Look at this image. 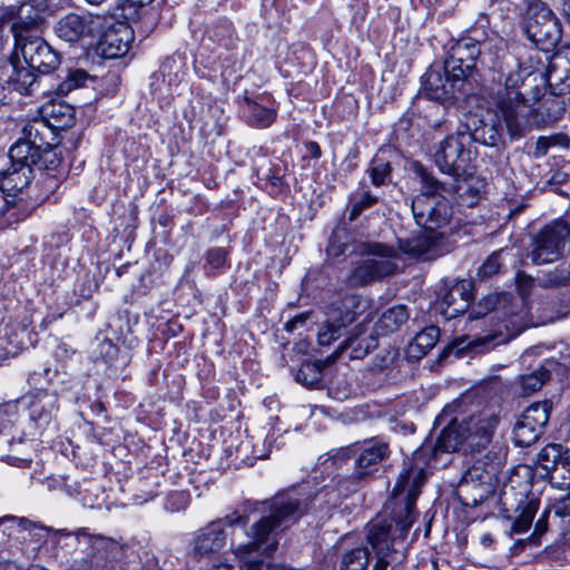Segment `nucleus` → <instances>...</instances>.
Returning <instances> with one entry per match:
<instances>
[{
  "mask_svg": "<svg viewBox=\"0 0 570 570\" xmlns=\"http://www.w3.org/2000/svg\"><path fill=\"white\" fill-rule=\"evenodd\" d=\"M422 483L421 469L402 471L392 491L393 498L385 504L390 520L380 519L368 524L366 540L376 560L373 570H387L399 554L403 556L404 540L416 518L415 502Z\"/></svg>",
  "mask_w": 570,
  "mask_h": 570,
  "instance_id": "f257e3e1",
  "label": "nucleus"
},
{
  "mask_svg": "<svg viewBox=\"0 0 570 570\" xmlns=\"http://www.w3.org/2000/svg\"><path fill=\"white\" fill-rule=\"evenodd\" d=\"M498 422V415L490 407L471 414L461 422L456 417L451 420L441 431L434 443L425 442L422 444L414 453L413 462L405 463L403 471L410 468H419L424 474L423 468L417 465L419 461H425L426 464H431L439 460L441 453L455 451L474 453L485 449L492 439Z\"/></svg>",
  "mask_w": 570,
  "mask_h": 570,
  "instance_id": "f03ea898",
  "label": "nucleus"
},
{
  "mask_svg": "<svg viewBox=\"0 0 570 570\" xmlns=\"http://www.w3.org/2000/svg\"><path fill=\"white\" fill-rule=\"evenodd\" d=\"M271 513L256 522L248 533L252 539L248 543L239 544L234 549L239 559L240 570H275L271 563L259 559V551L271 554L277 546L274 539L276 530H284L295 523L306 511V504L298 498L279 495L271 503Z\"/></svg>",
  "mask_w": 570,
  "mask_h": 570,
  "instance_id": "7ed1b4c3",
  "label": "nucleus"
},
{
  "mask_svg": "<svg viewBox=\"0 0 570 570\" xmlns=\"http://www.w3.org/2000/svg\"><path fill=\"white\" fill-rule=\"evenodd\" d=\"M449 135L440 144L434 154V161L439 169L450 176L460 177L469 174L471 163L470 145L472 140L484 145H495L497 132L492 126H484L481 130L471 129Z\"/></svg>",
  "mask_w": 570,
  "mask_h": 570,
  "instance_id": "20e7f679",
  "label": "nucleus"
},
{
  "mask_svg": "<svg viewBox=\"0 0 570 570\" xmlns=\"http://www.w3.org/2000/svg\"><path fill=\"white\" fill-rule=\"evenodd\" d=\"M416 174L422 184V191L413 198L411 206L416 224L430 232L446 227L453 210L450 202L442 195L445 191L444 184L422 166L416 168Z\"/></svg>",
  "mask_w": 570,
  "mask_h": 570,
  "instance_id": "39448f33",
  "label": "nucleus"
},
{
  "mask_svg": "<svg viewBox=\"0 0 570 570\" xmlns=\"http://www.w3.org/2000/svg\"><path fill=\"white\" fill-rule=\"evenodd\" d=\"M14 38V50L24 62L41 73H49L60 65V53L56 51L40 35V17L28 16L11 24Z\"/></svg>",
  "mask_w": 570,
  "mask_h": 570,
  "instance_id": "423d86ee",
  "label": "nucleus"
},
{
  "mask_svg": "<svg viewBox=\"0 0 570 570\" xmlns=\"http://www.w3.org/2000/svg\"><path fill=\"white\" fill-rule=\"evenodd\" d=\"M497 108L511 136H522L525 131L539 128L544 118L540 114L543 105L537 99L529 100L520 91L497 94Z\"/></svg>",
  "mask_w": 570,
  "mask_h": 570,
  "instance_id": "0eeeda50",
  "label": "nucleus"
},
{
  "mask_svg": "<svg viewBox=\"0 0 570 570\" xmlns=\"http://www.w3.org/2000/svg\"><path fill=\"white\" fill-rule=\"evenodd\" d=\"M368 257L357 262L352 268L347 282L351 286H363L383 277L391 276L397 269L394 259L400 253L392 246L382 243L367 245Z\"/></svg>",
  "mask_w": 570,
  "mask_h": 570,
  "instance_id": "6e6552de",
  "label": "nucleus"
},
{
  "mask_svg": "<svg viewBox=\"0 0 570 570\" xmlns=\"http://www.w3.org/2000/svg\"><path fill=\"white\" fill-rule=\"evenodd\" d=\"M570 237V227L563 220H554L544 226L535 236L530 257L537 265L549 264L557 261Z\"/></svg>",
  "mask_w": 570,
  "mask_h": 570,
  "instance_id": "1a4fd4ad",
  "label": "nucleus"
},
{
  "mask_svg": "<svg viewBox=\"0 0 570 570\" xmlns=\"http://www.w3.org/2000/svg\"><path fill=\"white\" fill-rule=\"evenodd\" d=\"M551 403L537 402L528 406L513 428V441L519 446H530L539 440L549 421Z\"/></svg>",
  "mask_w": 570,
  "mask_h": 570,
  "instance_id": "9d476101",
  "label": "nucleus"
},
{
  "mask_svg": "<svg viewBox=\"0 0 570 570\" xmlns=\"http://www.w3.org/2000/svg\"><path fill=\"white\" fill-rule=\"evenodd\" d=\"M11 429L12 421L0 407V460L19 468L27 466L31 462V444L22 438L16 439Z\"/></svg>",
  "mask_w": 570,
  "mask_h": 570,
  "instance_id": "9b49d317",
  "label": "nucleus"
},
{
  "mask_svg": "<svg viewBox=\"0 0 570 570\" xmlns=\"http://www.w3.org/2000/svg\"><path fill=\"white\" fill-rule=\"evenodd\" d=\"M469 85L455 71L450 72L444 70L442 75L438 70H429L424 75V90L426 95L438 101H448L451 99H459L460 94H464L465 87Z\"/></svg>",
  "mask_w": 570,
  "mask_h": 570,
  "instance_id": "f8f14e48",
  "label": "nucleus"
},
{
  "mask_svg": "<svg viewBox=\"0 0 570 570\" xmlns=\"http://www.w3.org/2000/svg\"><path fill=\"white\" fill-rule=\"evenodd\" d=\"M473 284L469 279H461L451 286H443L438 294L436 309L451 320L464 313L473 298Z\"/></svg>",
  "mask_w": 570,
  "mask_h": 570,
  "instance_id": "ddd939ff",
  "label": "nucleus"
},
{
  "mask_svg": "<svg viewBox=\"0 0 570 570\" xmlns=\"http://www.w3.org/2000/svg\"><path fill=\"white\" fill-rule=\"evenodd\" d=\"M480 55L481 45L478 41L472 38L460 39L451 47L449 57L444 61V70L455 71L469 82Z\"/></svg>",
  "mask_w": 570,
  "mask_h": 570,
  "instance_id": "4468645a",
  "label": "nucleus"
},
{
  "mask_svg": "<svg viewBox=\"0 0 570 570\" xmlns=\"http://www.w3.org/2000/svg\"><path fill=\"white\" fill-rule=\"evenodd\" d=\"M355 297H347L342 306H333L327 312V318L318 331V343L330 345L342 336L343 331L355 321L356 312L352 311Z\"/></svg>",
  "mask_w": 570,
  "mask_h": 570,
  "instance_id": "2eb2a0df",
  "label": "nucleus"
},
{
  "mask_svg": "<svg viewBox=\"0 0 570 570\" xmlns=\"http://www.w3.org/2000/svg\"><path fill=\"white\" fill-rule=\"evenodd\" d=\"M525 32L528 38L535 43L548 42L553 45L560 38V31L552 12L543 6L530 8Z\"/></svg>",
  "mask_w": 570,
  "mask_h": 570,
  "instance_id": "dca6fc26",
  "label": "nucleus"
},
{
  "mask_svg": "<svg viewBox=\"0 0 570 570\" xmlns=\"http://www.w3.org/2000/svg\"><path fill=\"white\" fill-rule=\"evenodd\" d=\"M357 452L354 478L363 480L379 471L380 464L389 458L391 450L386 442L379 439H368L357 446Z\"/></svg>",
  "mask_w": 570,
  "mask_h": 570,
  "instance_id": "f3484780",
  "label": "nucleus"
},
{
  "mask_svg": "<svg viewBox=\"0 0 570 570\" xmlns=\"http://www.w3.org/2000/svg\"><path fill=\"white\" fill-rule=\"evenodd\" d=\"M32 178L33 169L13 166L12 164L8 170L0 173V196L6 207L0 209L1 214L23 202L22 199H16V197L30 184Z\"/></svg>",
  "mask_w": 570,
  "mask_h": 570,
  "instance_id": "a211bd4d",
  "label": "nucleus"
},
{
  "mask_svg": "<svg viewBox=\"0 0 570 570\" xmlns=\"http://www.w3.org/2000/svg\"><path fill=\"white\" fill-rule=\"evenodd\" d=\"M132 40L134 33L130 27L127 23H119L104 32L97 51L105 59L120 58L128 52Z\"/></svg>",
  "mask_w": 570,
  "mask_h": 570,
  "instance_id": "6ab92c4d",
  "label": "nucleus"
},
{
  "mask_svg": "<svg viewBox=\"0 0 570 570\" xmlns=\"http://www.w3.org/2000/svg\"><path fill=\"white\" fill-rule=\"evenodd\" d=\"M92 23L91 16L72 12L57 21L55 32L61 40L73 43L91 35Z\"/></svg>",
  "mask_w": 570,
  "mask_h": 570,
  "instance_id": "aec40b11",
  "label": "nucleus"
},
{
  "mask_svg": "<svg viewBox=\"0 0 570 570\" xmlns=\"http://www.w3.org/2000/svg\"><path fill=\"white\" fill-rule=\"evenodd\" d=\"M40 116L55 130H65L73 126L75 108L63 100L52 99L40 108Z\"/></svg>",
  "mask_w": 570,
  "mask_h": 570,
  "instance_id": "412c9836",
  "label": "nucleus"
},
{
  "mask_svg": "<svg viewBox=\"0 0 570 570\" xmlns=\"http://www.w3.org/2000/svg\"><path fill=\"white\" fill-rule=\"evenodd\" d=\"M548 80L551 86L560 87V92H570V46L561 47L550 59Z\"/></svg>",
  "mask_w": 570,
  "mask_h": 570,
  "instance_id": "4be33fe9",
  "label": "nucleus"
},
{
  "mask_svg": "<svg viewBox=\"0 0 570 570\" xmlns=\"http://www.w3.org/2000/svg\"><path fill=\"white\" fill-rule=\"evenodd\" d=\"M224 543L225 534L222 528V521L219 520L212 522L196 534L193 549L195 554L203 557L220 550Z\"/></svg>",
  "mask_w": 570,
  "mask_h": 570,
  "instance_id": "5701e85b",
  "label": "nucleus"
},
{
  "mask_svg": "<svg viewBox=\"0 0 570 570\" xmlns=\"http://www.w3.org/2000/svg\"><path fill=\"white\" fill-rule=\"evenodd\" d=\"M377 346V340L373 334L363 336L362 327L356 326L353 333L338 346L340 353L351 350L350 357L362 360Z\"/></svg>",
  "mask_w": 570,
  "mask_h": 570,
  "instance_id": "b1692460",
  "label": "nucleus"
},
{
  "mask_svg": "<svg viewBox=\"0 0 570 570\" xmlns=\"http://www.w3.org/2000/svg\"><path fill=\"white\" fill-rule=\"evenodd\" d=\"M21 138L40 149L49 148L55 140V130L40 116L24 125Z\"/></svg>",
  "mask_w": 570,
  "mask_h": 570,
  "instance_id": "393cba45",
  "label": "nucleus"
},
{
  "mask_svg": "<svg viewBox=\"0 0 570 570\" xmlns=\"http://www.w3.org/2000/svg\"><path fill=\"white\" fill-rule=\"evenodd\" d=\"M42 149L20 138L9 150V158L13 166L32 169L39 165Z\"/></svg>",
  "mask_w": 570,
  "mask_h": 570,
  "instance_id": "a878e982",
  "label": "nucleus"
},
{
  "mask_svg": "<svg viewBox=\"0 0 570 570\" xmlns=\"http://www.w3.org/2000/svg\"><path fill=\"white\" fill-rule=\"evenodd\" d=\"M243 114L247 122L257 128L269 127L276 117V111L273 108L266 107L249 98H244Z\"/></svg>",
  "mask_w": 570,
  "mask_h": 570,
  "instance_id": "bb28decb",
  "label": "nucleus"
},
{
  "mask_svg": "<svg viewBox=\"0 0 570 570\" xmlns=\"http://www.w3.org/2000/svg\"><path fill=\"white\" fill-rule=\"evenodd\" d=\"M410 314L404 305H396L384 311L375 324L377 334L386 335L399 331L409 320Z\"/></svg>",
  "mask_w": 570,
  "mask_h": 570,
  "instance_id": "cd10ccee",
  "label": "nucleus"
},
{
  "mask_svg": "<svg viewBox=\"0 0 570 570\" xmlns=\"http://www.w3.org/2000/svg\"><path fill=\"white\" fill-rule=\"evenodd\" d=\"M566 449L558 443L547 444L537 455V466L544 471V476H551L558 466L563 469Z\"/></svg>",
  "mask_w": 570,
  "mask_h": 570,
  "instance_id": "c85d7f7f",
  "label": "nucleus"
},
{
  "mask_svg": "<svg viewBox=\"0 0 570 570\" xmlns=\"http://www.w3.org/2000/svg\"><path fill=\"white\" fill-rule=\"evenodd\" d=\"M435 237L426 234L412 237L401 243V248L404 253L424 259H430L435 256Z\"/></svg>",
  "mask_w": 570,
  "mask_h": 570,
  "instance_id": "c756f323",
  "label": "nucleus"
},
{
  "mask_svg": "<svg viewBox=\"0 0 570 570\" xmlns=\"http://www.w3.org/2000/svg\"><path fill=\"white\" fill-rule=\"evenodd\" d=\"M499 464L485 463L482 460H476L464 473V482H471L480 485H492Z\"/></svg>",
  "mask_w": 570,
  "mask_h": 570,
  "instance_id": "7c9ffc66",
  "label": "nucleus"
},
{
  "mask_svg": "<svg viewBox=\"0 0 570 570\" xmlns=\"http://www.w3.org/2000/svg\"><path fill=\"white\" fill-rule=\"evenodd\" d=\"M36 68H31L29 65L19 66L13 65V71L9 79L14 90L22 95H29L33 91V86L37 82V75L35 73Z\"/></svg>",
  "mask_w": 570,
  "mask_h": 570,
  "instance_id": "2f4dec72",
  "label": "nucleus"
},
{
  "mask_svg": "<svg viewBox=\"0 0 570 570\" xmlns=\"http://www.w3.org/2000/svg\"><path fill=\"white\" fill-rule=\"evenodd\" d=\"M33 529H42V527L26 518L13 515L0 518V540L2 541L17 537L21 531L31 532Z\"/></svg>",
  "mask_w": 570,
  "mask_h": 570,
  "instance_id": "473e14b6",
  "label": "nucleus"
},
{
  "mask_svg": "<svg viewBox=\"0 0 570 570\" xmlns=\"http://www.w3.org/2000/svg\"><path fill=\"white\" fill-rule=\"evenodd\" d=\"M53 409L55 401L48 396L32 402L30 405V417L38 429L45 430L51 423Z\"/></svg>",
  "mask_w": 570,
  "mask_h": 570,
  "instance_id": "72a5a7b5",
  "label": "nucleus"
},
{
  "mask_svg": "<svg viewBox=\"0 0 570 570\" xmlns=\"http://www.w3.org/2000/svg\"><path fill=\"white\" fill-rule=\"evenodd\" d=\"M507 66L512 70L508 73L502 72L504 76V88L500 89L498 92L519 91V86L523 83L527 76L531 75V71L529 68L522 67L514 57L508 58Z\"/></svg>",
  "mask_w": 570,
  "mask_h": 570,
  "instance_id": "f704fd0d",
  "label": "nucleus"
},
{
  "mask_svg": "<svg viewBox=\"0 0 570 570\" xmlns=\"http://www.w3.org/2000/svg\"><path fill=\"white\" fill-rule=\"evenodd\" d=\"M68 0H23L19 7H26L24 14L39 16L40 23L46 14H52L62 9Z\"/></svg>",
  "mask_w": 570,
  "mask_h": 570,
  "instance_id": "c9c22d12",
  "label": "nucleus"
},
{
  "mask_svg": "<svg viewBox=\"0 0 570 570\" xmlns=\"http://www.w3.org/2000/svg\"><path fill=\"white\" fill-rule=\"evenodd\" d=\"M439 338L440 330L434 325L428 326L415 335L410 348L412 352H417L419 354L424 355L435 346Z\"/></svg>",
  "mask_w": 570,
  "mask_h": 570,
  "instance_id": "e433bc0d",
  "label": "nucleus"
},
{
  "mask_svg": "<svg viewBox=\"0 0 570 570\" xmlns=\"http://www.w3.org/2000/svg\"><path fill=\"white\" fill-rule=\"evenodd\" d=\"M550 380V372L539 367L530 374L520 376L519 385L523 395H530L539 391Z\"/></svg>",
  "mask_w": 570,
  "mask_h": 570,
  "instance_id": "4c0bfd02",
  "label": "nucleus"
},
{
  "mask_svg": "<svg viewBox=\"0 0 570 570\" xmlns=\"http://www.w3.org/2000/svg\"><path fill=\"white\" fill-rule=\"evenodd\" d=\"M26 7L14 4L0 6V52L2 51L6 42L4 26L9 21L18 22L19 20H27L29 14H24Z\"/></svg>",
  "mask_w": 570,
  "mask_h": 570,
  "instance_id": "58836bf2",
  "label": "nucleus"
},
{
  "mask_svg": "<svg viewBox=\"0 0 570 570\" xmlns=\"http://www.w3.org/2000/svg\"><path fill=\"white\" fill-rule=\"evenodd\" d=\"M370 553L365 548H356L345 553L341 570H367Z\"/></svg>",
  "mask_w": 570,
  "mask_h": 570,
  "instance_id": "ea45409f",
  "label": "nucleus"
},
{
  "mask_svg": "<svg viewBox=\"0 0 570 570\" xmlns=\"http://www.w3.org/2000/svg\"><path fill=\"white\" fill-rule=\"evenodd\" d=\"M377 203V197L368 191H355L350 197V220L356 219L363 210L372 207Z\"/></svg>",
  "mask_w": 570,
  "mask_h": 570,
  "instance_id": "a19ab883",
  "label": "nucleus"
},
{
  "mask_svg": "<svg viewBox=\"0 0 570 570\" xmlns=\"http://www.w3.org/2000/svg\"><path fill=\"white\" fill-rule=\"evenodd\" d=\"M89 79V73L83 69H71L68 71L65 79L58 85L57 92L60 96L67 95L73 89L85 86L86 81Z\"/></svg>",
  "mask_w": 570,
  "mask_h": 570,
  "instance_id": "79ce46f5",
  "label": "nucleus"
},
{
  "mask_svg": "<svg viewBox=\"0 0 570 570\" xmlns=\"http://www.w3.org/2000/svg\"><path fill=\"white\" fill-rule=\"evenodd\" d=\"M368 174L374 186H381L386 183L391 176V166L382 159H374L368 168Z\"/></svg>",
  "mask_w": 570,
  "mask_h": 570,
  "instance_id": "37998d69",
  "label": "nucleus"
},
{
  "mask_svg": "<svg viewBox=\"0 0 570 570\" xmlns=\"http://www.w3.org/2000/svg\"><path fill=\"white\" fill-rule=\"evenodd\" d=\"M87 538L91 549L95 553L100 554V558H105L107 551L114 546V542L101 535H90L87 534L83 530L77 532V538Z\"/></svg>",
  "mask_w": 570,
  "mask_h": 570,
  "instance_id": "c03bdc74",
  "label": "nucleus"
},
{
  "mask_svg": "<svg viewBox=\"0 0 570 570\" xmlns=\"http://www.w3.org/2000/svg\"><path fill=\"white\" fill-rule=\"evenodd\" d=\"M504 253V249L497 250L492 253L488 259L480 266L478 275L481 278H488L495 274H498L501 269V255Z\"/></svg>",
  "mask_w": 570,
  "mask_h": 570,
  "instance_id": "a18cd8bd",
  "label": "nucleus"
},
{
  "mask_svg": "<svg viewBox=\"0 0 570 570\" xmlns=\"http://www.w3.org/2000/svg\"><path fill=\"white\" fill-rule=\"evenodd\" d=\"M534 514L535 507L533 504H528L513 522L512 531L515 533H523L528 531L532 524Z\"/></svg>",
  "mask_w": 570,
  "mask_h": 570,
  "instance_id": "49530a36",
  "label": "nucleus"
},
{
  "mask_svg": "<svg viewBox=\"0 0 570 570\" xmlns=\"http://www.w3.org/2000/svg\"><path fill=\"white\" fill-rule=\"evenodd\" d=\"M39 164L49 171L56 170L60 166L61 157L57 151V147H53L52 142L49 148L42 149Z\"/></svg>",
  "mask_w": 570,
  "mask_h": 570,
  "instance_id": "de8ad7c7",
  "label": "nucleus"
},
{
  "mask_svg": "<svg viewBox=\"0 0 570 570\" xmlns=\"http://www.w3.org/2000/svg\"><path fill=\"white\" fill-rule=\"evenodd\" d=\"M227 252L222 248H213L207 252L206 262L213 269L222 268L226 263Z\"/></svg>",
  "mask_w": 570,
  "mask_h": 570,
  "instance_id": "09e8293b",
  "label": "nucleus"
},
{
  "mask_svg": "<svg viewBox=\"0 0 570 570\" xmlns=\"http://www.w3.org/2000/svg\"><path fill=\"white\" fill-rule=\"evenodd\" d=\"M189 503V494L184 491H176L168 495V507L171 511L185 509Z\"/></svg>",
  "mask_w": 570,
  "mask_h": 570,
  "instance_id": "8fccbe9b",
  "label": "nucleus"
},
{
  "mask_svg": "<svg viewBox=\"0 0 570 570\" xmlns=\"http://www.w3.org/2000/svg\"><path fill=\"white\" fill-rule=\"evenodd\" d=\"M570 283V265L568 267H557L549 276V284L562 286Z\"/></svg>",
  "mask_w": 570,
  "mask_h": 570,
  "instance_id": "3c124183",
  "label": "nucleus"
},
{
  "mask_svg": "<svg viewBox=\"0 0 570 570\" xmlns=\"http://www.w3.org/2000/svg\"><path fill=\"white\" fill-rule=\"evenodd\" d=\"M533 285V278L524 273L517 274V288L521 296L525 297Z\"/></svg>",
  "mask_w": 570,
  "mask_h": 570,
  "instance_id": "603ef678",
  "label": "nucleus"
},
{
  "mask_svg": "<svg viewBox=\"0 0 570 570\" xmlns=\"http://www.w3.org/2000/svg\"><path fill=\"white\" fill-rule=\"evenodd\" d=\"M308 372H314V373L316 374L315 368H314V365H312V364H305V365H303V366L298 370V372H297L296 380H297L299 383H302V384H304V385H306V386H312L315 382H317V377H316V376H314L313 379L307 380V373H308Z\"/></svg>",
  "mask_w": 570,
  "mask_h": 570,
  "instance_id": "864d4df0",
  "label": "nucleus"
},
{
  "mask_svg": "<svg viewBox=\"0 0 570 570\" xmlns=\"http://www.w3.org/2000/svg\"><path fill=\"white\" fill-rule=\"evenodd\" d=\"M552 145L551 139L548 137H539L535 144L534 149V156L537 158L543 157L547 153L550 146Z\"/></svg>",
  "mask_w": 570,
  "mask_h": 570,
  "instance_id": "5fc2aeb1",
  "label": "nucleus"
},
{
  "mask_svg": "<svg viewBox=\"0 0 570 570\" xmlns=\"http://www.w3.org/2000/svg\"><path fill=\"white\" fill-rule=\"evenodd\" d=\"M493 299L491 297L485 298L483 302L479 304V307L482 308V311H474L471 313L470 318H478L482 315H485L490 309L493 307Z\"/></svg>",
  "mask_w": 570,
  "mask_h": 570,
  "instance_id": "6e6d98bb",
  "label": "nucleus"
},
{
  "mask_svg": "<svg viewBox=\"0 0 570 570\" xmlns=\"http://www.w3.org/2000/svg\"><path fill=\"white\" fill-rule=\"evenodd\" d=\"M556 513L561 517H568L570 515V497L562 498L557 504H556Z\"/></svg>",
  "mask_w": 570,
  "mask_h": 570,
  "instance_id": "4d7b16f0",
  "label": "nucleus"
},
{
  "mask_svg": "<svg viewBox=\"0 0 570 570\" xmlns=\"http://www.w3.org/2000/svg\"><path fill=\"white\" fill-rule=\"evenodd\" d=\"M224 521L229 525H235V524L246 525L248 522V519L245 515H238L236 513H233V514L226 515Z\"/></svg>",
  "mask_w": 570,
  "mask_h": 570,
  "instance_id": "13d9d810",
  "label": "nucleus"
},
{
  "mask_svg": "<svg viewBox=\"0 0 570 570\" xmlns=\"http://www.w3.org/2000/svg\"><path fill=\"white\" fill-rule=\"evenodd\" d=\"M307 318V314H301L298 316H295L293 320L288 321L285 324V330L288 332L294 331L297 325H302Z\"/></svg>",
  "mask_w": 570,
  "mask_h": 570,
  "instance_id": "bf43d9fd",
  "label": "nucleus"
},
{
  "mask_svg": "<svg viewBox=\"0 0 570 570\" xmlns=\"http://www.w3.org/2000/svg\"><path fill=\"white\" fill-rule=\"evenodd\" d=\"M306 149L308 151V154L313 157V158H320L322 156V151H321V147L317 142L315 141H309L306 144Z\"/></svg>",
  "mask_w": 570,
  "mask_h": 570,
  "instance_id": "052dcab7",
  "label": "nucleus"
},
{
  "mask_svg": "<svg viewBox=\"0 0 570 570\" xmlns=\"http://www.w3.org/2000/svg\"><path fill=\"white\" fill-rule=\"evenodd\" d=\"M154 0H126L130 7H144L151 3Z\"/></svg>",
  "mask_w": 570,
  "mask_h": 570,
  "instance_id": "680f3d73",
  "label": "nucleus"
},
{
  "mask_svg": "<svg viewBox=\"0 0 570 570\" xmlns=\"http://www.w3.org/2000/svg\"><path fill=\"white\" fill-rule=\"evenodd\" d=\"M495 338H497V335H488V336L476 338L474 342L476 343V345H485Z\"/></svg>",
  "mask_w": 570,
  "mask_h": 570,
  "instance_id": "e2e57ef3",
  "label": "nucleus"
},
{
  "mask_svg": "<svg viewBox=\"0 0 570 570\" xmlns=\"http://www.w3.org/2000/svg\"><path fill=\"white\" fill-rule=\"evenodd\" d=\"M563 469L570 472V448H567L564 452Z\"/></svg>",
  "mask_w": 570,
  "mask_h": 570,
  "instance_id": "0e129e2a",
  "label": "nucleus"
},
{
  "mask_svg": "<svg viewBox=\"0 0 570 570\" xmlns=\"http://www.w3.org/2000/svg\"><path fill=\"white\" fill-rule=\"evenodd\" d=\"M333 461L345 460L347 458V450H341L331 456Z\"/></svg>",
  "mask_w": 570,
  "mask_h": 570,
  "instance_id": "69168bd1",
  "label": "nucleus"
},
{
  "mask_svg": "<svg viewBox=\"0 0 570 570\" xmlns=\"http://www.w3.org/2000/svg\"><path fill=\"white\" fill-rule=\"evenodd\" d=\"M493 542L491 534L485 533L481 537V543L485 547H489Z\"/></svg>",
  "mask_w": 570,
  "mask_h": 570,
  "instance_id": "338daca9",
  "label": "nucleus"
},
{
  "mask_svg": "<svg viewBox=\"0 0 570 570\" xmlns=\"http://www.w3.org/2000/svg\"><path fill=\"white\" fill-rule=\"evenodd\" d=\"M563 11L566 12V14L569 17L570 19V0H567L563 4Z\"/></svg>",
  "mask_w": 570,
  "mask_h": 570,
  "instance_id": "774afa93",
  "label": "nucleus"
}]
</instances>
